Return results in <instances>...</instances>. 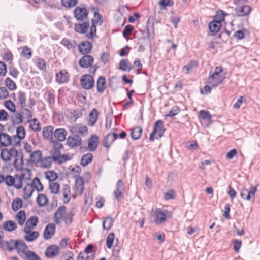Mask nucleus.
I'll return each instance as SVG.
<instances>
[{"label":"nucleus","mask_w":260,"mask_h":260,"mask_svg":"<svg viewBox=\"0 0 260 260\" xmlns=\"http://www.w3.org/2000/svg\"><path fill=\"white\" fill-rule=\"evenodd\" d=\"M56 230L55 224L53 223L48 224L45 228L43 233V238L49 240L55 234Z\"/></svg>","instance_id":"obj_13"},{"label":"nucleus","mask_w":260,"mask_h":260,"mask_svg":"<svg viewBox=\"0 0 260 260\" xmlns=\"http://www.w3.org/2000/svg\"><path fill=\"white\" fill-rule=\"evenodd\" d=\"M75 180V188L76 191H79L80 194H82L84 190V181L82 176L76 177Z\"/></svg>","instance_id":"obj_24"},{"label":"nucleus","mask_w":260,"mask_h":260,"mask_svg":"<svg viewBox=\"0 0 260 260\" xmlns=\"http://www.w3.org/2000/svg\"><path fill=\"white\" fill-rule=\"evenodd\" d=\"M176 194L174 190H169L164 194V199L166 200H173L175 198Z\"/></svg>","instance_id":"obj_64"},{"label":"nucleus","mask_w":260,"mask_h":260,"mask_svg":"<svg viewBox=\"0 0 260 260\" xmlns=\"http://www.w3.org/2000/svg\"><path fill=\"white\" fill-rule=\"evenodd\" d=\"M93 156L91 153L84 154L81 159L80 164L83 167H85L90 164L93 160Z\"/></svg>","instance_id":"obj_26"},{"label":"nucleus","mask_w":260,"mask_h":260,"mask_svg":"<svg viewBox=\"0 0 260 260\" xmlns=\"http://www.w3.org/2000/svg\"><path fill=\"white\" fill-rule=\"evenodd\" d=\"M106 79L105 77L100 76L96 81L97 91L100 93L104 92L106 89Z\"/></svg>","instance_id":"obj_23"},{"label":"nucleus","mask_w":260,"mask_h":260,"mask_svg":"<svg viewBox=\"0 0 260 260\" xmlns=\"http://www.w3.org/2000/svg\"><path fill=\"white\" fill-rule=\"evenodd\" d=\"M99 111L97 109L93 108L89 114V119L88 121L89 126H92L96 123L99 116Z\"/></svg>","instance_id":"obj_22"},{"label":"nucleus","mask_w":260,"mask_h":260,"mask_svg":"<svg viewBox=\"0 0 260 260\" xmlns=\"http://www.w3.org/2000/svg\"><path fill=\"white\" fill-rule=\"evenodd\" d=\"M38 220L39 218L37 216H32L27 221L25 227L29 229H33L37 225Z\"/></svg>","instance_id":"obj_32"},{"label":"nucleus","mask_w":260,"mask_h":260,"mask_svg":"<svg viewBox=\"0 0 260 260\" xmlns=\"http://www.w3.org/2000/svg\"><path fill=\"white\" fill-rule=\"evenodd\" d=\"M17 227L16 223L13 220L6 221L3 225L4 229L8 232L13 231L16 229Z\"/></svg>","instance_id":"obj_31"},{"label":"nucleus","mask_w":260,"mask_h":260,"mask_svg":"<svg viewBox=\"0 0 260 260\" xmlns=\"http://www.w3.org/2000/svg\"><path fill=\"white\" fill-rule=\"evenodd\" d=\"M70 80V74L66 70H62L55 75V81L59 84L67 83Z\"/></svg>","instance_id":"obj_11"},{"label":"nucleus","mask_w":260,"mask_h":260,"mask_svg":"<svg viewBox=\"0 0 260 260\" xmlns=\"http://www.w3.org/2000/svg\"><path fill=\"white\" fill-rule=\"evenodd\" d=\"M47 94V101L48 103V104L50 107H52L55 103V95L52 93H50L49 91H46L45 93V95Z\"/></svg>","instance_id":"obj_62"},{"label":"nucleus","mask_w":260,"mask_h":260,"mask_svg":"<svg viewBox=\"0 0 260 260\" xmlns=\"http://www.w3.org/2000/svg\"><path fill=\"white\" fill-rule=\"evenodd\" d=\"M61 5L66 8H71L78 4V0H60Z\"/></svg>","instance_id":"obj_42"},{"label":"nucleus","mask_w":260,"mask_h":260,"mask_svg":"<svg viewBox=\"0 0 260 260\" xmlns=\"http://www.w3.org/2000/svg\"><path fill=\"white\" fill-rule=\"evenodd\" d=\"M16 134L19 136L20 139H23L26 136V131L23 126L20 125L16 128Z\"/></svg>","instance_id":"obj_56"},{"label":"nucleus","mask_w":260,"mask_h":260,"mask_svg":"<svg viewBox=\"0 0 260 260\" xmlns=\"http://www.w3.org/2000/svg\"><path fill=\"white\" fill-rule=\"evenodd\" d=\"M153 20V17H152V16H150L148 18V21L147 22V26L146 27V30H147V38L144 37H141L140 39V40H146V39H147L149 42H151L152 41V40L153 39L154 34H152V35H151V30H150V29H149V25L150 23V21Z\"/></svg>","instance_id":"obj_28"},{"label":"nucleus","mask_w":260,"mask_h":260,"mask_svg":"<svg viewBox=\"0 0 260 260\" xmlns=\"http://www.w3.org/2000/svg\"><path fill=\"white\" fill-rule=\"evenodd\" d=\"M4 106L9 111L16 112V106L15 104L11 100H7L4 103Z\"/></svg>","instance_id":"obj_47"},{"label":"nucleus","mask_w":260,"mask_h":260,"mask_svg":"<svg viewBox=\"0 0 260 260\" xmlns=\"http://www.w3.org/2000/svg\"><path fill=\"white\" fill-rule=\"evenodd\" d=\"M60 186L57 182H49V189L50 192L53 194H57L59 193Z\"/></svg>","instance_id":"obj_37"},{"label":"nucleus","mask_w":260,"mask_h":260,"mask_svg":"<svg viewBox=\"0 0 260 260\" xmlns=\"http://www.w3.org/2000/svg\"><path fill=\"white\" fill-rule=\"evenodd\" d=\"M73 13L74 17L77 21H83L88 17L89 12L83 5L82 7H76L73 11Z\"/></svg>","instance_id":"obj_8"},{"label":"nucleus","mask_w":260,"mask_h":260,"mask_svg":"<svg viewBox=\"0 0 260 260\" xmlns=\"http://www.w3.org/2000/svg\"><path fill=\"white\" fill-rule=\"evenodd\" d=\"M199 116L204 120L210 121L212 120V116L208 111L202 110L199 112Z\"/></svg>","instance_id":"obj_45"},{"label":"nucleus","mask_w":260,"mask_h":260,"mask_svg":"<svg viewBox=\"0 0 260 260\" xmlns=\"http://www.w3.org/2000/svg\"><path fill=\"white\" fill-rule=\"evenodd\" d=\"M87 255L88 254H86L85 252L81 251L78 254L77 259L78 260H88V259L93 260L95 257L94 252H93V253L90 255V256H88Z\"/></svg>","instance_id":"obj_48"},{"label":"nucleus","mask_w":260,"mask_h":260,"mask_svg":"<svg viewBox=\"0 0 260 260\" xmlns=\"http://www.w3.org/2000/svg\"><path fill=\"white\" fill-rule=\"evenodd\" d=\"M42 153L40 150L32 152L30 154V158L27 160L28 164H37L42 160Z\"/></svg>","instance_id":"obj_16"},{"label":"nucleus","mask_w":260,"mask_h":260,"mask_svg":"<svg viewBox=\"0 0 260 260\" xmlns=\"http://www.w3.org/2000/svg\"><path fill=\"white\" fill-rule=\"evenodd\" d=\"M55 139L59 142H63L66 138L67 131L64 128H57L54 132Z\"/></svg>","instance_id":"obj_21"},{"label":"nucleus","mask_w":260,"mask_h":260,"mask_svg":"<svg viewBox=\"0 0 260 260\" xmlns=\"http://www.w3.org/2000/svg\"><path fill=\"white\" fill-rule=\"evenodd\" d=\"M25 174L24 173H21L18 179V183L15 185V188L16 189H20L23 186V181L25 180Z\"/></svg>","instance_id":"obj_63"},{"label":"nucleus","mask_w":260,"mask_h":260,"mask_svg":"<svg viewBox=\"0 0 260 260\" xmlns=\"http://www.w3.org/2000/svg\"><path fill=\"white\" fill-rule=\"evenodd\" d=\"M19 101L20 107L22 109L25 107L26 105V94L23 91H19Z\"/></svg>","instance_id":"obj_49"},{"label":"nucleus","mask_w":260,"mask_h":260,"mask_svg":"<svg viewBox=\"0 0 260 260\" xmlns=\"http://www.w3.org/2000/svg\"><path fill=\"white\" fill-rule=\"evenodd\" d=\"M24 259L26 260H41L40 256L34 251L28 250L25 253Z\"/></svg>","instance_id":"obj_36"},{"label":"nucleus","mask_w":260,"mask_h":260,"mask_svg":"<svg viewBox=\"0 0 260 260\" xmlns=\"http://www.w3.org/2000/svg\"><path fill=\"white\" fill-rule=\"evenodd\" d=\"M99 137L95 135H91L88 142V148L90 151H94L96 150L99 144Z\"/></svg>","instance_id":"obj_18"},{"label":"nucleus","mask_w":260,"mask_h":260,"mask_svg":"<svg viewBox=\"0 0 260 260\" xmlns=\"http://www.w3.org/2000/svg\"><path fill=\"white\" fill-rule=\"evenodd\" d=\"M11 242L12 244H14V246H8V250L9 251H12L15 249L17 250L18 253H19V251L24 254L28 249V247L25 242L21 239L13 240L11 239Z\"/></svg>","instance_id":"obj_7"},{"label":"nucleus","mask_w":260,"mask_h":260,"mask_svg":"<svg viewBox=\"0 0 260 260\" xmlns=\"http://www.w3.org/2000/svg\"><path fill=\"white\" fill-rule=\"evenodd\" d=\"M70 114L71 117H74L75 118L74 121H75L78 118L82 117V110L79 109L71 110L70 112Z\"/></svg>","instance_id":"obj_55"},{"label":"nucleus","mask_w":260,"mask_h":260,"mask_svg":"<svg viewBox=\"0 0 260 260\" xmlns=\"http://www.w3.org/2000/svg\"><path fill=\"white\" fill-rule=\"evenodd\" d=\"M134 30V27L130 24H128L126 25L124 29L122 31V34L123 37L128 40V39L126 38V36L128 35H129L133 30Z\"/></svg>","instance_id":"obj_61"},{"label":"nucleus","mask_w":260,"mask_h":260,"mask_svg":"<svg viewBox=\"0 0 260 260\" xmlns=\"http://www.w3.org/2000/svg\"><path fill=\"white\" fill-rule=\"evenodd\" d=\"M45 177L49 182H52L57 179L58 176L54 171H47L45 173Z\"/></svg>","instance_id":"obj_40"},{"label":"nucleus","mask_w":260,"mask_h":260,"mask_svg":"<svg viewBox=\"0 0 260 260\" xmlns=\"http://www.w3.org/2000/svg\"><path fill=\"white\" fill-rule=\"evenodd\" d=\"M165 212H168V211H162L161 209L157 208L155 211V222L157 225H159L164 223L167 220V215Z\"/></svg>","instance_id":"obj_15"},{"label":"nucleus","mask_w":260,"mask_h":260,"mask_svg":"<svg viewBox=\"0 0 260 260\" xmlns=\"http://www.w3.org/2000/svg\"><path fill=\"white\" fill-rule=\"evenodd\" d=\"M0 137H3V139L7 141V143H5L0 140V146L2 147H7L10 145L12 143V138L7 133H0Z\"/></svg>","instance_id":"obj_35"},{"label":"nucleus","mask_w":260,"mask_h":260,"mask_svg":"<svg viewBox=\"0 0 260 260\" xmlns=\"http://www.w3.org/2000/svg\"><path fill=\"white\" fill-rule=\"evenodd\" d=\"M60 251L59 247L56 245H52L46 249L45 255L48 258H52L57 256Z\"/></svg>","instance_id":"obj_14"},{"label":"nucleus","mask_w":260,"mask_h":260,"mask_svg":"<svg viewBox=\"0 0 260 260\" xmlns=\"http://www.w3.org/2000/svg\"><path fill=\"white\" fill-rule=\"evenodd\" d=\"M119 137L118 134L116 133L112 132L104 136L103 140L102 145L107 148H109L111 145Z\"/></svg>","instance_id":"obj_9"},{"label":"nucleus","mask_w":260,"mask_h":260,"mask_svg":"<svg viewBox=\"0 0 260 260\" xmlns=\"http://www.w3.org/2000/svg\"><path fill=\"white\" fill-rule=\"evenodd\" d=\"M180 111L179 108L177 106H173L172 109L169 111V113L166 116L169 117H173L177 115Z\"/></svg>","instance_id":"obj_59"},{"label":"nucleus","mask_w":260,"mask_h":260,"mask_svg":"<svg viewBox=\"0 0 260 260\" xmlns=\"http://www.w3.org/2000/svg\"><path fill=\"white\" fill-rule=\"evenodd\" d=\"M81 87L85 90L92 89L95 85L94 79L90 74H84L80 79Z\"/></svg>","instance_id":"obj_5"},{"label":"nucleus","mask_w":260,"mask_h":260,"mask_svg":"<svg viewBox=\"0 0 260 260\" xmlns=\"http://www.w3.org/2000/svg\"><path fill=\"white\" fill-rule=\"evenodd\" d=\"M53 126H47L43 128V136L47 139H53Z\"/></svg>","instance_id":"obj_30"},{"label":"nucleus","mask_w":260,"mask_h":260,"mask_svg":"<svg viewBox=\"0 0 260 260\" xmlns=\"http://www.w3.org/2000/svg\"><path fill=\"white\" fill-rule=\"evenodd\" d=\"M15 117L17 120H15L13 117H12V122L14 125H19L23 122L22 115L19 112L16 113Z\"/></svg>","instance_id":"obj_57"},{"label":"nucleus","mask_w":260,"mask_h":260,"mask_svg":"<svg viewBox=\"0 0 260 260\" xmlns=\"http://www.w3.org/2000/svg\"><path fill=\"white\" fill-rule=\"evenodd\" d=\"M252 10L251 7L247 5H243L239 8L234 9L235 13L233 14L234 17H246L243 19L242 22L249 24L248 16Z\"/></svg>","instance_id":"obj_4"},{"label":"nucleus","mask_w":260,"mask_h":260,"mask_svg":"<svg viewBox=\"0 0 260 260\" xmlns=\"http://www.w3.org/2000/svg\"><path fill=\"white\" fill-rule=\"evenodd\" d=\"M67 144L71 147H75L81 145L82 140L78 135L70 136L67 140Z\"/></svg>","instance_id":"obj_17"},{"label":"nucleus","mask_w":260,"mask_h":260,"mask_svg":"<svg viewBox=\"0 0 260 260\" xmlns=\"http://www.w3.org/2000/svg\"><path fill=\"white\" fill-rule=\"evenodd\" d=\"M89 27V23L88 21H85L82 23H76L74 25L75 31L81 34L86 35Z\"/></svg>","instance_id":"obj_19"},{"label":"nucleus","mask_w":260,"mask_h":260,"mask_svg":"<svg viewBox=\"0 0 260 260\" xmlns=\"http://www.w3.org/2000/svg\"><path fill=\"white\" fill-rule=\"evenodd\" d=\"M143 128L140 126H136L133 128L131 132V137L134 140L139 139L142 135Z\"/></svg>","instance_id":"obj_25"},{"label":"nucleus","mask_w":260,"mask_h":260,"mask_svg":"<svg viewBox=\"0 0 260 260\" xmlns=\"http://www.w3.org/2000/svg\"><path fill=\"white\" fill-rule=\"evenodd\" d=\"M166 129L164 127V122L162 120H158L155 123L152 132L149 136V141L153 142L155 139V136L158 134L156 137V139H159L164 136V133Z\"/></svg>","instance_id":"obj_3"},{"label":"nucleus","mask_w":260,"mask_h":260,"mask_svg":"<svg viewBox=\"0 0 260 260\" xmlns=\"http://www.w3.org/2000/svg\"><path fill=\"white\" fill-rule=\"evenodd\" d=\"M229 14L222 10L216 12V14L213 16V20L208 25V28L212 36H215L221 29L222 23L225 21V18Z\"/></svg>","instance_id":"obj_1"},{"label":"nucleus","mask_w":260,"mask_h":260,"mask_svg":"<svg viewBox=\"0 0 260 260\" xmlns=\"http://www.w3.org/2000/svg\"><path fill=\"white\" fill-rule=\"evenodd\" d=\"M198 65V62L195 60H190L189 62L183 67V71H185V74H188L192 70L193 66Z\"/></svg>","instance_id":"obj_51"},{"label":"nucleus","mask_w":260,"mask_h":260,"mask_svg":"<svg viewBox=\"0 0 260 260\" xmlns=\"http://www.w3.org/2000/svg\"><path fill=\"white\" fill-rule=\"evenodd\" d=\"M5 84L8 88L10 90H14L17 88L16 83L9 77H7L6 79Z\"/></svg>","instance_id":"obj_50"},{"label":"nucleus","mask_w":260,"mask_h":260,"mask_svg":"<svg viewBox=\"0 0 260 260\" xmlns=\"http://www.w3.org/2000/svg\"><path fill=\"white\" fill-rule=\"evenodd\" d=\"M92 10L93 11L96 10V11L94 12V17L96 18V21H98L99 25H101L103 23V19L101 14L98 12L99 9L98 7H93Z\"/></svg>","instance_id":"obj_53"},{"label":"nucleus","mask_w":260,"mask_h":260,"mask_svg":"<svg viewBox=\"0 0 260 260\" xmlns=\"http://www.w3.org/2000/svg\"><path fill=\"white\" fill-rule=\"evenodd\" d=\"M38 205L42 207L46 205L48 203V199L45 194H39L36 199Z\"/></svg>","instance_id":"obj_29"},{"label":"nucleus","mask_w":260,"mask_h":260,"mask_svg":"<svg viewBox=\"0 0 260 260\" xmlns=\"http://www.w3.org/2000/svg\"><path fill=\"white\" fill-rule=\"evenodd\" d=\"M21 55L27 59H29L31 57L32 52L31 49L25 46L23 47L22 51H21Z\"/></svg>","instance_id":"obj_52"},{"label":"nucleus","mask_w":260,"mask_h":260,"mask_svg":"<svg viewBox=\"0 0 260 260\" xmlns=\"http://www.w3.org/2000/svg\"><path fill=\"white\" fill-rule=\"evenodd\" d=\"M67 208L65 206L62 205L57 209L55 211L54 215L58 216V217H60L61 218H63V215L66 214Z\"/></svg>","instance_id":"obj_60"},{"label":"nucleus","mask_w":260,"mask_h":260,"mask_svg":"<svg viewBox=\"0 0 260 260\" xmlns=\"http://www.w3.org/2000/svg\"><path fill=\"white\" fill-rule=\"evenodd\" d=\"M60 43L69 50L74 48L75 45L76 44V42L75 40H73L72 43V41L69 39L63 38Z\"/></svg>","instance_id":"obj_44"},{"label":"nucleus","mask_w":260,"mask_h":260,"mask_svg":"<svg viewBox=\"0 0 260 260\" xmlns=\"http://www.w3.org/2000/svg\"><path fill=\"white\" fill-rule=\"evenodd\" d=\"M257 191V188L256 186H251L249 189L242 188L240 191V196L244 200L249 201H252L253 202Z\"/></svg>","instance_id":"obj_6"},{"label":"nucleus","mask_w":260,"mask_h":260,"mask_svg":"<svg viewBox=\"0 0 260 260\" xmlns=\"http://www.w3.org/2000/svg\"><path fill=\"white\" fill-rule=\"evenodd\" d=\"M115 238V234L114 233L109 234L106 238V246L108 249H111L113 245Z\"/></svg>","instance_id":"obj_46"},{"label":"nucleus","mask_w":260,"mask_h":260,"mask_svg":"<svg viewBox=\"0 0 260 260\" xmlns=\"http://www.w3.org/2000/svg\"><path fill=\"white\" fill-rule=\"evenodd\" d=\"M52 157L48 156L44 157H42L41 167L44 168L49 169L51 167L52 163Z\"/></svg>","instance_id":"obj_38"},{"label":"nucleus","mask_w":260,"mask_h":260,"mask_svg":"<svg viewBox=\"0 0 260 260\" xmlns=\"http://www.w3.org/2000/svg\"><path fill=\"white\" fill-rule=\"evenodd\" d=\"M15 152H17V149L15 147H12L9 150L4 148L1 151L0 157L5 161H9L12 156H15Z\"/></svg>","instance_id":"obj_10"},{"label":"nucleus","mask_w":260,"mask_h":260,"mask_svg":"<svg viewBox=\"0 0 260 260\" xmlns=\"http://www.w3.org/2000/svg\"><path fill=\"white\" fill-rule=\"evenodd\" d=\"M23 231L25 235L24 238L25 241L31 242L35 241L39 236V233L38 231H31L28 229L27 227H24Z\"/></svg>","instance_id":"obj_12"},{"label":"nucleus","mask_w":260,"mask_h":260,"mask_svg":"<svg viewBox=\"0 0 260 260\" xmlns=\"http://www.w3.org/2000/svg\"><path fill=\"white\" fill-rule=\"evenodd\" d=\"M244 23L243 22H242L237 25V27L241 28V29L236 31L233 36L237 40H242L245 37V33L248 30L243 28Z\"/></svg>","instance_id":"obj_20"},{"label":"nucleus","mask_w":260,"mask_h":260,"mask_svg":"<svg viewBox=\"0 0 260 260\" xmlns=\"http://www.w3.org/2000/svg\"><path fill=\"white\" fill-rule=\"evenodd\" d=\"M114 222V220L111 216L106 217L104 218L102 222L103 229L105 230H109L113 225Z\"/></svg>","instance_id":"obj_27"},{"label":"nucleus","mask_w":260,"mask_h":260,"mask_svg":"<svg viewBox=\"0 0 260 260\" xmlns=\"http://www.w3.org/2000/svg\"><path fill=\"white\" fill-rule=\"evenodd\" d=\"M61 155L60 150L57 148V146H54L53 147V155L52 156V160L56 162L57 160H59V157Z\"/></svg>","instance_id":"obj_58"},{"label":"nucleus","mask_w":260,"mask_h":260,"mask_svg":"<svg viewBox=\"0 0 260 260\" xmlns=\"http://www.w3.org/2000/svg\"><path fill=\"white\" fill-rule=\"evenodd\" d=\"M5 183L8 186H14L16 184H15V179L11 175H8L6 176Z\"/></svg>","instance_id":"obj_54"},{"label":"nucleus","mask_w":260,"mask_h":260,"mask_svg":"<svg viewBox=\"0 0 260 260\" xmlns=\"http://www.w3.org/2000/svg\"><path fill=\"white\" fill-rule=\"evenodd\" d=\"M128 60L127 59H121L119 63V69L122 71H128L129 72L132 70L133 67L131 65H129L128 63Z\"/></svg>","instance_id":"obj_33"},{"label":"nucleus","mask_w":260,"mask_h":260,"mask_svg":"<svg viewBox=\"0 0 260 260\" xmlns=\"http://www.w3.org/2000/svg\"><path fill=\"white\" fill-rule=\"evenodd\" d=\"M85 43H82L79 47V53L83 56L78 61V64L81 68H88L92 66L94 62V58L91 55H89L92 49V46L89 44L88 48L82 49V47L85 46Z\"/></svg>","instance_id":"obj_2"},{"label":"nucleus","mask_w":260,"mask_h":260,"mask_svg":"<svg viewBox=\"0 0 260 260\" xmlns=\"http://www.w3.org/2000/svg\"><path fill=\"white\" fill-rule=\"evenodd\" d=\"M23 201L19 198H16L12 203V208L14 211H16L22 207Z\"/></svg>","instance_id":"obj_39"},{"label":"nucleus","mask_w":260,"mask_h":260,"mask_svg":"<svg viewBox=\"0 0 260 260\" xmlns=\"http://www.w3.org/2000/svg\"><path fill=\"white\" fill-rule=\"evenodd\" d=\"M174 4L173 0H159L158 2V5L161 10L165 9L167 7H172Z\"/></svg>","instance_id":"obj_43"},{"label":"nucleus","mask_w":260,"mask_h":260,"mask_svg":"<svg viewBox=\"0 0 260 260\" xmlns=\"http://www.w3.org/2000/svg\"><path fill=\"white\" fill-rule=\"evenodd\" d=\"M75 216V213L72 211L67 213L63 217V220L66 225H68L71 224L73 221V217Z\"/></svg>","instance_id":"obj_41"},{"label":"nucleus","mask_w":260,"mask_h":260,"mask_svg":"<svg viewBox=\"0 0 260 260\" xmlns=\"http://www.w3.org/2000/svg\"><path fill=\"white\" fill-rule=\"evenodd\" d=\"M16 219L20 225H23L26 219V214L24 211H19L16 215Z\"/></svg>","instance_id":"obj_34"}]
</instances>
